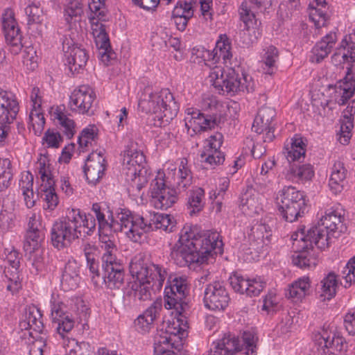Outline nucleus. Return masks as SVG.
<instances>
[{"label": "nucleus", "instance_id": "79ce46f5", "mask_svg": "<svg viewBox=\"0 0 355 355\" xmlns=\"http://www.w3.org/2000/svg\"><path fill=\"white\" fill-rule=\"evenodd\" d=\"M311 282L309 277L303 276L288 285L285 295L295 302L301 301L311 293Z\"/></svg>", "mask_w": 355, "mask_h": 355}, {"label": "nucleus", "instance_id": "69168bd1", "mask_svg": "<svg viewBox=\"0 0 355 355\" xmlns=\"http://www.w3.org/2000/svg\"><path fill=\"white\" fill-rule=\"evenodd\" d=\"M340 123L339 141L343 145H347L352 136L354 121L351 119H341Z\"/></svg>", "mask_w": 355, "mask_h": 355}, {"label": "nucleus", "instance_id": "20e7f679", "mask_svg": "<svg viewBox=\"0 0 355 355\" xmlns=\"http://www.w3.org/2000/svg\"><path fill=\"white\" fill-rule=\"evenodd\" d=\"M344 211L338 207H332L325 210L318 225L306 230L300 226L294 232V239L314 241L318 249L323 250L329 246L331 237H338L345 230L343 224Z\"/></svg>", "mask_w": 355, "mask_h": 355}, {"label": "nucleus", "instance_id": "a211bd4d", "mask_svg": "<svg viewBox=\"0 0 355 355\" xmlns=\"http://www.w3.org/2000/svg\"><path fill=\"white\" fill-rule=\"evenodd\" d=\"M239 15L245 25V28L240 33L242 42L245 46H249L256 42L262 35L261 22L257 21L254 13L245 1L242 2L239 7Z\"/></svg>", "mask_w": 355, "mask_h": 355}, {"label": "nucleus", "instance_id": "2f4dec72", "mask_svg": "<svg viewBox=\"0 0 355 355\" xmlns=\"http://www.w3.org/2000/svg\"><path fill=\"white\" fill-rule=\"evenodd\" d=\"M19 327L21 330H28L30 336L33 338H37L39 334H44L45 327L40 309L35 306H28L19 322Z\"/></svg>", "mask_w": 355, "mask_h": 355}, {"label": "nucleus", "instance_id": "dca6fc26", "mask_svg": "<svg viewBox=\"0 0 355 355\" xmlns=\"http://www.w3.org/2000/svg\"><path fill=\"white\" fill-rule=\"evenodd\" d=\"M146 156L141 150L137 149V144L130 142L124 151L123 170L132 180L137 178H145L147 173Z\"/></svg>", "mask_w": 355, "mask_h": 355}, {"label": "nucleus", "instance_id": "bb28decb", "mask_svg": "<svg viewBox=\"0 0 355 355\" xmlns=\"http://www.w3.org/2000/svg\"><path fill=\"white\" fill-rule=\"evenodd\" d=\"M223 143V135L220 132H216L209 136L200 153L201 162L211 167L222 164L225 161V155L220 150Z\"/></svg>", "mask_w": 355, "mask_h": 355}, {"label": "nucleus", "instance_id": "c85d7f7f", "mask_svg": "<svg viewBox=\"0 0 355 355\" xmlns=\"http://www.w3.org/2000/svg\"><path fill=\"white\" fill-rule=\"evenodd\" d=\"M318 340V355H329L335 352L347 351V343L345 338L338 332H329L323 329L317 337Z\"/></svg>", "mask_w": 355, "mask_h": 355}, {"label": "nucleus", "instance_id": "ea45409f", "mask_svg": "<svg viewBox=\"0 0 355 355\" xmlns=\"http://www.w3.org/2000/svg\"><path fill=\"white\" fill-rule=\"evenodd\" d=\"M44 229L40 214L32 213L28 217L24 243H26V246H30V243L37 246V242H41L44 238Z\"/></svg>", "mask_w": 355, "mask_h": 355}, {"label": "nucleus", "instance_id": "cd10ccee", "mask_svg": "<svg viewBox=\"0 0 355 355\" xmlns=\"http://www.w3.org/2000/svg\"><path fill=\"white\" fill-rule=\"evenodd\" d=\"M276 116L275 110L270 107H261L257 112L254 119L252 129L257 134L266 132L263 137V142H270L275 138L274 131L275 123L274 119Z\"/></svg>", "mask_w": 355, "mask_h": 355}, {"label": "nucleus", "instance_id": "f257e3e1", "mask_svg": "<svg viewBox=\"0 0 355 355\" xmlns=\"http://www.w3.org/2000/svg\"><path fill=\"white\" fill-rule=\"evenodd\" d=\"M223 237L217 231L201 232L195 225H186L178 241L171 248L170 257L179 267L203 264L223 253Z\"/></svg>", "mask_w": 355, "mask_h": 355}, {"label": "nucleus", "instance_id": "393cba45", "mask_svg": "<svg viewBox=\"0 0 355 355\" xmlns=\"http://www.w3.org/2000/svg\"><path fill=\"white\" fill-rule=\"evenodd\" d=\"M13 168L9 159L0 161V204L9 208L15 204V193L10 189L13 181Z\"/></svg>", "mask_w": 355, "mask_h": 355}, {"label": "nucleus", "instance_id": "4be33fe9", "mask_svg": "<svg viewBox=\"0 0 355 355\" xmlns=\"http://www.w3.org/2000/svg\"><path fill=\"white\" fill-rule=\"evenodd\" d=\"M2 30L10 51L14 54H18L23 46L21 43L22 35L15 18L12 9L7 8L1 17Z\"/></svg>", "mask_w": 355, "mask_h": 355}, {"label": "nucleus", "instance_id": "c9c22d12", "mask_svg": "<svg viewBox=\"0 0 355 355\" xmlns=\"http://www.w3.org/2000/svg\"><path fill=\"white\" fill-rule=\"evenodd\" d=\"M337 42V35L335 31H331L326 34L312 48L310 62L320 63L331 52Z\"/></svg>", "mask_w": 355, "mask_h": 355}, {"label": "nucleus", "instance_id": "338daca9", "mask_svg": "<svg viewBox=\"0 0 355 355\" xmlns=\"http://www.w3.org/2000/svg\"><path fill=\"white\" fill-rule=\"evenodd\" d=\"M256 189L261 193L271 192L273 189V182L270 175H266L260 173L254 180Z\"/></svg>", "mask_w": 355, "mask_h": 355}, {"label": "nucleus", "instance_id": "4d7b16f0", "mask_svg": "<svg viewBox=\"0 0 355 355\" xmlns=\"http://www.w3.org/2000/svg\"><path fill=\"white\" fill-rule=\"evenodd\" d=\"M97 137L98 129L94 125H89L83 128L78 138L80 151L87 150V148L95 141Z\"/></svg>", "mask_w": 355, "mask_h": 355}, {"label": "nucleus", "instance_id": "603ef678", "mask_svg": "<svg viewBox=\"0 0 355 355\" xmlns=\"http://www.w3.org/2000/svg\"><path fill=\"white\" fill-rule=\"evenodd\" d=\"M251 236L259 245H268L271 242L272 230L268 224H257L252 229Z\"/></svg>", "mask_w": 355, "mask_h": 355}, {"label": "nucleus", "instance_id": "4c0bfd02", "mask_svg": "<svg viewBox=\"0 0 355 355\" xmlns=\"http://www.w3.org/2000/svg\"><path fill=\"white\" fill-rule=\"evenodd\" d=\"M309 10V19L317 28L327 26L331 17L328 0H313Z\"/></svg>", "mask_w": 355, "mask_h": 355}, {"label": "nucleus", "instance_id": "39448f33", "mask_svg": "<svg viewBox=\"0 0 355 355\" xmlns=\"http://www.w3.org/2000/svg\"><path fill=\"white\" fill-rule=\"evenodd\" d=\"M138 108L142 112L153 115L154 125L162 127L177 116L180 105L173 94L166 88L159 92L142 93Z\"/></svg>", "mask_w": 355, "mask_h": 355}, {"label": "nucleus", "instance_id": "1a4fd4ad", "mask_svg": "<svg viewBox=\"0 0 355 355\" xmlns=\"http://www.w3.org/2000/svg\"><path fill=\"white\" fill-rule=\"evenodd\" d=\"M130 223L126 236L135 243H141L145 239V234L157 230L172 232L175 222L171 215L154 211L148 212L144 216L133 214L130 211Z\"/></svg>", "mask_w": 355, "mask_h": 355}, {"label": "nucleus", "instance_id": "0e129e2a", "mask_svg": "<svg viewBox=\"0 0 355 355\" xmlns=\"http://www.w3.org/2000/svg\"><path fill=\"white\" fill-rule=\"evenodd\" d=\"M248 284L245 289V294L250 297L257 296L265 288L266 283L261 277H257L255 278L249 279L248 280Z\"/></svg>", "mask_w": 355, "mask_h": 355}, {"label": "nucleus", "instance_id": "ddd939ff", "mask_svg": "<svg viewBox=\"0 0 355 355\" xmlns=\"http://www.w3.org/2000/svg\"><path fill=\"white\" fill-rule=\"evenodd\" d=\"M189 325L178 324V321L168 323L165 331H159L154 336L155 355H178L168 349H180L183 340L188 336Z\"/></svg>", "mask_w": 355, "mask_h": 355}, {"label": "nucleus", "instance_id": "13d9d810", "mask_svg": "<svg viewBox=\"0 0 355 355\" xmlns=\"http://www.w3.org/2000/svg\"><path fill=\"white\" fill-rule=\"evenodd\" d=\"M196 4L195 0H180L173 8V15H177L178 17L182 16L188 17L191 19L194 15V8Z\"/></svg>", "mask_w": 355, "mask_h": 355}, {"label": "nucleus", "instance_id": "de8ad7c7", "mask_svg": "<svg viewBox=\"0 0 355 355\" xmlns=\"http://www.w3.org/2000/svg\"><path fill=\"white\" fill-rule=\"evenodd\" d=\"M1 279L6 284V290L12 295L18 293L22 287L19 268L5 266Z\"/></svg>", "mask_w": 355, "mask_h": 355}, {"label": "nucleus", "instance_id": "8fccbe9b", "mask_svg": "<svg viewBox=\"0 0 355 355\" xmlns=\"http://www.w3.org/2000/svg\"><path fill=\"white\" fill-rule=\"evenodd\" d=\"M262 62L265 73L269 75L275 73L277 69V62L279 60V51L273 45H270L263 49Z\"/></svg>", "mask_w": 355, "mask_h": 355}, {"label": "nucleus", "instance_id": "c03bdc74", "mask_svg": "<svg viewBox=\"0 0 355 355\" xmlns=\"http://www.w3.org/2000/svg\"><path fill=\"white\" fill-rule=\"evenodd\" d=\"M315 172L311 164H291L286 170L285 178L293 183H304L311 180Z\"/></svg>", "mask_w": 355, "mask_h": 355}, {"label": "nucleus", "instance_id": "473e14b6", "mask_svg": "<svg viewBox=\"0 0 355 355\" xmlns=\"http://www.w3.org/2000/svg\"><path fill=\"white\" fill-rule=\"evenodd\" d=\"M19 110L17 97L0 88V123H12Z\"/></svg>", "mask_w": 355, "mask_h": 355}, {"label": "nucleus", "instance_id": "a18cd8bd", "mask_svg": "<svg viewBox=\"0 0 355 355\" xmlns=\"http://www.w3.org/2000/svg\"><path fill=\"white\" fill-rule=\"evenodd\" d=\"M98 49V58L105 65H108L114 53L111 49L108 34L106 31L92 33Z\"/></svg>", "mask_w": 355, "mask_h": 355}, {"label": "nucleus", "instance_id": "7ed1b4c3", "mask_svg": "<svg viewBox=\"0 0 355 355\" xmlns=\"http://www.w3.org/2000/svg\"><path fill=\"white\" fill-rule=\"evenodd\" d=\"M80 215L83 220V237L91 236L105 230L123 232L125 234L130 223V210L119 208L114 214L105 204L95 202L87 213L80 209Z\"/></svg>", "mask_w": 355, "mask_h": 355}, {"label": "nucleus", "instance_id": "37998d69", "mask_svg": "<svg viewBox=\"0 0 355 355\" xmlns=\"http://www.w3.org/2000/svg\"><path fill=\"white\" fill-rule=\"evenodd\" d=\"M103 280L105 286L110 289H120L125 279V271L121 263L102 268Z\"/></svg>", "mask_w": 355, "mask_h": 355}, {"label": "nucleus", "instance_id": "0eeeda50", "mask_svg": "<svg viewBox=\"0 0 355 355\" xmlns=\"http://www.w3.org/2000/svg\"><path fill=\"white\" fill-rule=\"evenodd\" d=\"M212 85L222 95L233 96L240 93L254 91V82L252 76L239 67L227 66V69L214 67L209 75Z\"/></svg>", "mask_w": 355, "mask_h": 355}, {"label": "nucleus", "instance_id": "c756f323", "mask_svg": "<svg viewBox=\"0 0 355 355\" xmlns=\"http://www.w3.org/2000/svg\"><path fill=\"white\" fill-rule=\"evenodd\" d=\"M106 169V160L102 151L92 152L85 162L83 172L88 184L96 185L103 178Z\"/></svg>", "mask_w": 355, "mask_h": 355}, {"label": "nucleus", "instance_id": "aec40b11", "mask_svg": "<svg viewBox=\"0 0 355 355\" xmlns=\"http://www.w3.org/2000/svg\"><path fill=\"white\" fill-rule=\"evenodd\" d=\"M185 127L188 134L193 137L218 125L219 120L216 116L205 115L199 110L189 107L185 111Z\"/></svg>", "mask_w": 355, "mask_h": 355}, {"label": "nucleus", "instance_id": "9d476101", "mask_svg": "<svg viewBox=\"0 0 355 355\" xmlns=\"http://www.w3.org/2000/svg\"><path fill=\"white\" fill-rule=\"evenodd\" d=\"M83 220L80 209H68L64 218L54 222L51 230V240L58 250L69 246L76 239L83 237Z\"/></svg>", "mask_w": 355, "mask_h": 355}, {"label": "nucleus", "instance_id": "f03ea898", "mask_svg": "<svg viewBox=\"0 0 355 355\" xmlns=\"http://www.w3.org/2000/svg\"><path fill=\"white\" fill-rule=\"evenodd\" d=\"M130 272L135 281L123 295V304L130 309H137L144 302L150 300L153 292L162 287L167 275L162 266L140 261L130 263Z\"/></svg>", "mask_w": 355, "mask_h": 355}, {"label": "nucleus", "instance_id": "4468645a", "mask_svg": "<svg viewBox=\"0 0 355 355\" xmlns=\"http://www.w3.org/2000/svg\"><path fill=\"white\" fill-rule=\"evenodd\" d=\"M166 174L159 171L150 184V203L158 209H167L175 204L180 193L173 187L171 181L165 179Z\"/></svg>", "mask_w": 355, "mask_h": 355}, {"label": "nucleus", "instance_id": "b1692460", "mask_svg": "<svg viewBox=\"0 0 355 355\" xmlns=\"http://www.w3.org/2000/svg\"><path fill=\"white\" fill-rule=\"evenodd\" d=\"M201 53L205 62H210L206 64L209 66L216 64L222 60L223 62L227 66V64H231L233 56L231 40L226 34H220L212 51L202 48Z\"/></svg>", "mask_w": 355, "mask_h": 355}, {"label": "nucleus", "instance_id": "412c9836", "mask_svg": "<svg viewBox=\"0 0 355 355\" xmlns=\"http://www.w3.org/2000/svg\"><path fill=\"white\" fill-rule=\"evenodd\" d=\"M166 180H173L171 185L176 189L179 193L185 191L193 182V174L189 161L185 157L178 159V164H171L167 168Z\"/></svg>", "mask_w": 355, "mask_h": 355}, {"label": "nucleus", "instance_id": "bf43d9fd", "mask_svg": "<svg viewBox=\"0 0 355 355\" xmlns=\"http://www.w3.org/2000/svg\"><path fill=\"white\" fill-rule=\"evenodd\" d=\"M83 13L82 0H72L66 6L64 11V19L67 24H71L76 18Z\"/></svg>", "mask_w": 355, "mask_h": 355}, {"label": "nucleus", "instance_id": "e433bc0d", "mask_svg": "<svg viewBox=\"0 0 355 355\" xmlns=\"http://www.w3.org/2000/svg\"><path fill=\"white\" fill-rule=\"evenodd\" d=\"M80 265L76 260L69 259L64 264L62 271L61 287L64 291L74 290L78 288L80 281Z\"/></svg>", "mask_w": 355, "mask_h": 355}, {"label": "nucleus", "instance_id": "052dcab7", "mask_svg": "<svg viewBox=\"0 0 355 355\" xmlns=\"http://www.w3.org/2000/svg\"><path fill=\"white\" fill-rule=\"evenodd\" d=\"M29 120L30 125L32 127L35 135L37 136L41 135L45 125L44 114L40 110H31Z\"/></svg>", "mask_w": 355, "mask_h": 355}, {"label": "nucleus", "instance_id": "7c9ffc66", "mask_svg": "<svg viewBox=\"0 0 355 355\" xmlns=\"http://www.w3.org/2000/svg\"><path fill=\"white\" fill-rule=\"evenodd\" d=\"M329 102L339 105H345L355 92V73L346 72L343 80L331 87Z\"/></svg>", "mask_w": 355, "mask_h": 355}, {"label": "nucleus", "instance_id": "9b49d317", "mask_svg": "<svg viewBox=\"0 0 355 355\" xmlns=\"http://www.w3.org/2000/svg\"><path fill=\"white\" fill-rule=\"evenodd\" d=\"M277 201L283 218L289 223L302 217L307 209V199L304 191L292 186L279 190Z\"/></svg>", "mask_w": 355, "mask_h": 355}, {"label": "nucleus", "instance_id": "f3484780", "mask_svg": "<svg viewBox=\"0 0 355 355\" xmlns=\"http://www.w3.org/2000/svg\"><path fill=\"white\" fill-rule=\"evenodd\" d=\"M293 236L294 232L291 235L293 245L297 247L299 250L293 255L292 263L301 269L314 268L319 261V251L314 249L313 245H315L314 241L295 239Z\"/></svg>", "mask_w": 355, "mask_h": 355}, {"label": "nucleus", "instance_id": "5701e85b", "mask_svg": "<svg viewBox=\"0 0 355 355\" xmlns=\"http://www.w3.org/2000/svg\"><path fill=\"white\" fill-rule=\"evenodd\" d=\"M230 300V297L223 282L216 281L206 286L204 291V303L208 309L225 310Z\"/></svg>", "mask_w": 355, "mask_h": 355}, {"label": "nucleus", "instance_id": "e2e57ef3", "mask_svg": "<svg viewBox=\"0 0 355 355\" xmlns=\"http://www.w3.org/2000/svg\"><path fill=\"white\" fill-rule=\"evenodd\" d=\"M28 24H40L43 20V11L39 3H32L25 8Z\"/></svg>", "mask_w": 355, "mask_h": 355}, {"label": "nucleus", "instance_id": "49530a36", "mask_svg": "<svg viewBox=\"0 0 355 355\" xmlns=\"http://www.w3.org/2000/svg\"><path fill=\"white\" fill-rule=\"evenodd\" d=\"M338 285V276L335 272H329L318 285V293L320 299L325 301L334 298L336 295Z\"/></svg>", "mask_w": 355, "mask_h": 355}, {"label": "nucleus", "instance_id": "680f3d73", "mask_svg": "<svg viewBox=\"0 0 355 355\" xmlns=\"http://www.w3.org/2000/svg\"><path fill=\"white\" fill-rule=\"evenodd\" d=\"M115 233L114 230H105L96 232L95 234L98 236L100 248L101 251L103 250H116L117 246L114 240L112 233Z\"/></svg>", "mask_w": 355, "mask_h": 355}, {"label": "nucleus", "instance_id": "58836bf2", "mask_svg": "<svg viewBox=\"0 0 355 355\" xmlns=\"http://www.w3.org/2000/svg\"><path fill=\"white\" fill-rule=\"evenodd\" d=\"M306 143L299 135H295L284 144L283 153L289 163L302 162L304 159Z\"/></svg>", "mask_w": 355, "mask_h": 355}, {"label": "nucleus", "instance_id": "09e8293b", "mask_svg": "<svg viewBox=\"0 0 355 355\" xmlns=\"http://www.w3.org/2000/svg\"><path fill=\"white\" fill-rule=\"evenodd\" d=\"M40 189L43 202V209L49 211H54L60 202L55 185L40 184Z\"/></svg>", "mask_w": 355, "mask_h": 355}, {"label": "nucleus", "instance_id": "3c124183", "mask_svg": "<svg viewBox=\"0 0 355 355\" xmlns=\"http://www.w3.org/2000/svg\"><path fill=\"white\" fill-rule=\"evenodd\" d=\"M205 205V190L201 187H196L191 190L187 202V209L190 215L202 211Z\"/></svg>", "mask_w": 355, "mask_h": 355}, {"label": "nucleus", "instance_id": "a19ab883", "mask_svg": "<svg viewBox=\"0 0 355 355\" xmlns=\"http://www.w3.org/2000/svg\"><path fill=\"white\" fill-rule=\"evenodd\" d=\"M347 170L343 162L335 161L331 168V174L329 179V187L334 195L340 193L346 185Z\"/></svg>", "mask_w": 355, "mask_h": 355}, {"label": "nucleus", "instance_id": "6e6552de", "mask_svg": "<svg viewBox=\"0 0 355 355\" xmlns=\"http://www.w3.org/2000/svg\"><path fill=\"white\" fill-rule=\"evenodd\" d=\"M189 293V282L186 275L171 274L164 288V306L173 309L172 318L168 323L178 321V324L189 325L187 311L189 304L185 301Z\"/></svg>", "mask_w": 355, "mask_h": 355}, {"label": "nucleus", "instance_id": "864d4df0", "mask_svg": "<svg viewBox=\"0 0 355 355\" xmlns=\"http://www.w3.org/2000/svg\"><path fill=\"white\" fill-rule=\"evenodd\" d=\"M40 243L37 242V246H33L32 243H30V246H26V243H24L26 254L28 256V259L36 271L41 270L44 265L43 249L41 248Z\"/></svg>", "mask_w": 355, "mask_h": 355}, {"label": "nucleus", "instance_id": "2eb2a0df", "mask_svg": "<svg viewBox=\"0 0 355 355\" xmlns=\"http://www.w3.org/2000/svg\"><path fill=\"white\" fill-rule=\"evenodd\" d=\"M61 40L66 70L73 76L79 74L84 70L89 59L87 53L76 44L71 38L63 36Z\"/></svg>", "mask_w": 355, "mask_h": 355}, {"label": "nucleus", "instance_id": "6ab92c4d", "mask_svg": "<svg viewBox=\"0 0 355 355\" xmlns=\"http://www.w3.org/2000/svg\"><path fill=\"white\" fill-rule=\"evenodd\" d=\"M96 98L94 89L88 85H80L71 92L69 106L71 110L80 114H94L93 104Z\"/></svg>", "mask_w": 355, "mask_h": 355}, {"label": "nucleus", "instance_id": "a878e982", "mask_svg": "<svg viewBox=\"0 0 355 355\" xmlns=\"http://www.w3.org/2000/svg\"><path fill=\"white\" fill-rule=\"evenodd\" d=\"M343 49L335 52L331 57V62L335 66H342L347 69V72L355 73V30L346 35L341 42Z\"/></svg>", "mask_w": 355, "mask_h": 355}, {"label": "nucleus", "instance_id": "6e6d98bb", "mask_svg": "<svg viewBox=\"0 0 355 355\" xmlns=\"http://www.w3.org/2000/svg\"><path fill=\"white\" fill-rule=\"evenodd\" d=\"M54 120H57L58 124L60 125V128L62 130L64 134L69 138L71 139L74 135L75 130V122L73 119H69L65 113L61 110L57 109L53 114Z\"/></svg>", "mask_w": 355, "mask_h": 355}, {"label": "nucleus", "instance_id": "f704fd0d", "mask_svg": "<svg viewBox=\"0 0 355 355\" xmlns=\"http://www.w3.org/2000/svg\"><path fill=\"white\" fill-rule=\"evenodd\" d=\"M162 309V303L154 302L134 320V327L140 334H146L154 327V322L159 316Z\"/></svg>", "mask_w": 355, "mask_h": 355}, {"label": "nucleus", "instance_id": "5fc2aeb1", "mask_svg": "<svg viewBox=\"0 0 355 355\" xmlns=\"http://www.w3.org/2000/svg\"><path fill=\"white\" fill-rule=\"evenodd\" d=\"M37 171L41 180V184L55 185L51 171V165L47 157H40L37 162Z\"/></svg>", "mask_w": 355, "mask_h": 355}, {"label": "nucleus", "instance_id": "f8f14e48", "mask_svg": "<svg viewBox=\"0 0 355 355\" xmlns=\"http://www.w3.org/2000/svg\"><path fill=\"white\" fill-rule=\"evenodd\" d=\"M257 341V336L250 331H244L241 339L232 334H225L221 339L213 343L209 355H235L240 351H243L245 355H256Z\"/></svg>", "mask_w": 355, "mask_h": 355}, {"label": "nucleus", "instance_id": "423d86ee", "mask_svg": "<svg viewBox=\"0 0 355 355\" xmlns=\"http://www.w3.org/2000/svg\"><path fill=\"white\" fill-rule=\"evenodd\" d=\"M49 308L52 324L62 338L74 327L73 314L86 313L87 311L81 297H68L55 292L51 294Z\"/></svg>", "mask_w": 355, "mask_h": 355}, {"label": "nucleus", "instance_id": "72a5a7b5", "mask_svg": "<svg viewBox=\"0 0 355 355\" xmlns=\"http://www.w3.org/2000/svg\"><path fill=\"white\" fill-rule=\"evenodd\" d=\"M87 17L91 25L92 33L105 31L103 21H106L107 8L105 0H90L88 3Z\"/></svg>", "mask_w": 355, "mask_h": 355}, {"label": "nucleus", "instance_id": "774afa93", "mask_svg": "<svg viewBox=\"0 0 355 355\" xmlns=\"http://www.w3.org/2000/svg\"><path fill=\"white\" fill-rule=\"evenodd\" d=\"M342 273L345 279V288H349L355 283V256L349 260Z\"/></svg>", "mask_w": 355, "mask_h": 355}]
</instances>
